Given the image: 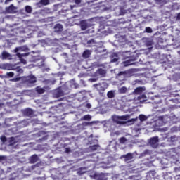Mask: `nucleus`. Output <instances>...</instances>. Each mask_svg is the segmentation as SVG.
<instances>
[{
  "mask_svg": "<svg viewBox=\"0 0 180 180\" xmlns=\"http://www.w3.org/2000/svg\"><path fill=\"white\" fill-rule=\"evenodd\" d=\"M102 5L103 6H104V8H103V11H110V9H112V6L110 5L109 1H101L99 3V5H98L97 6H96V8H102Z\"/></svg>",
  "mask_w": 180,
  "mask_h": 180,
  "instance_id": "nucleus-1",
  "label": "nucleus"
},
{
  "mask_svg": "<svg viewBox=\"0 0 180 180\" xmlns=\"http://www.w3.org/2000/svg\"><path fill=\"white\" fill-rule=\"evenodd\" d=\"M24 82L28 84H35V82H37L36 77H34V75L27 76L24 78Z\"/></svg>",
  "mask_w": 180,
  "mask_h": 180,
  "instance_id": "nucleus-2",
  "label": "nucleus"
},
{
  "mask_svg": "<svg viewBox=\"0 0 180 180\" xmlns=\"http://www.w3.org/2000/svg\"><path fill=\"white\" fill-rule=\"evenodd\" d=\"M158 141H160L158 136H154L150 139L149 144L151 146V147L156 148V147H158Z\"/></svg>",
  "mask_w": 180,
  "mask_h": 180,
  "instance_id": "nucleus-3",
  "label": "nucleus"
},
{
  "mask_svg": "<svg viewBox=\"0 0 180 180\" xmlns=\"http://www.w3.org/2000/svg\"><path fill=\"white\" fill-rule=\"evenodd\" d=\"M60 175H61V172H60L59 169H54L51 172V176H53L56 179H60Z\"/></svg>",
  "mask_w": 180,
  "mask_h": 180,
  "instance_id": "nucleus-4",
  "label": "nucleus"
},
{
  "mask_svg": "<svg viewBox=\"0 0 180 180\" xmlns=\"http://www.w3.org/2000/svg\"><path fill=\"white\" fill-rule=\"evenodd\" d=\"M80 27L82 30H86L88 27H91V24L86 22V20H82L80 22Z\"/></svg>",
  "mask_w": 180,
  "mask_h": 180,
  "instance_id": "nucleus-5",
  "label": "nucleus"
},
{
  "mask_svg": "<svg viewBox=\"0 0 180 180\" xmlns=\"http://www.w3.org/2000/svg\"><path fill=\"white\" fill-rule=\"evenodd\" d=\"M136 61V58H128V60L123 62L124 67H129V65H133Z\"/></svg>",
  "mask_w": 180,
  "mask_h": 180,
  "instance_id": "nucleus-6",
  "label": "nucleus"
},
{
  "mask_svg": "<svg viewBox=\"0 0 180 180\" xmlns=\"http://www.w3.org/2000/svg\"><path fill=\"white\" fill-rule=\"evenodd\" d=\"M6 12L7 13H16V8L13 6V5H11L10 6L6 8Z\"/></svg>",
  "mask_w": 180,
  "mask_h": 180,
  "instance_id": "nucleus-7",
  "label": "nucleus"
},
{
  "mask_svg": "<svg viewBox=\"0 0 180 180\" xmlns=\"http://www.w3.org/2000/svg\"><path fill=\"white\" fill-rule=\"evenodd\" d=\"M29 161L31 164H36V162H37V161H39V156H37V155L34 154L32 155L30 158H29Z\"/></svg>",
  "mask_w": 180,
  "mask_h": 180,
  "instance_id": "nucleus-8",
  "label": "nucleus"
},
{
  "mask_svg": "<svg viewBox=\"0 0 180 180\" xmlns=\"http://www.w3.org/2000/svg\"><path fill=\"white\" fill-rule=\"evenodd\" d=\"M37 135L38 136V137H42L41 140H47L48 139V136L47 134H46V131H39Z\"/></svg>",
  "mask_w": 180,
  "mask_h": 180,
  "instance_id": "nucleus-9",
  "label": "nucleus"
},
{
  "mask_svg": "<svg viewBox=\"0 0 180 180\" xmlns=\"http://www.w3.org/2000/svg\"><path fill=\"white\" fill-rule=\"evenodd\" d=\"M146 88L144 87H137L134 89V95H141L143 94V91H145Z\"/></svg>",
  "mask_w": 180,
  "mask_h": 180,
  "instance_id": "nucleus-10",
  "label": "nucleus"
},
{
  "mask_svg": "<svg viewBox=\"0 0 180 180\" xmlns=\"http://www.w3.org/2000/svg\"><path fill=\"white\" fill-rule=\"evenodd\" d=\"M18 51H29V48L27 47V46L16 47L15 49V52L18 53Z\"/></svg>",
  "mask_w": 180,
  "mask_h": 180,
  "instance_id": "nucleus-11",
  "label": "nucleus"
},
{
  "mask_svg": "<svg viewBox=\"0 0 180 180\" xmlns=\"http://www.w3.org/2000/svg\"><path fill=\"white\" fill-rule=\"evenodd\" d=\"M54 30L56 33H61L63 32V25L58 23L54 26Z\"/></svg>",
  "mask_w": 180,
  "mask_h": 180,
  "instance_id": "nucleus-12",
  "label": "nucleus"
},
{
  "mask_svg": "<svg viewBox=\"0 0 180 180\" xmlns=\"http://www.w3.org/2000/svg\"><path fill=\"white\" fill-rule=\"evenodd\" d=\"M127 13V10L126 9V6H120V15L123 16Z\"/></svg>",
  "mask_w": 180,
  "mask_h": 180,
  "instance_id": "nucleus-13",
  "label": "nucleus"
},
{
  "mask_svg": "<svg viewBox=\"0 0 180 180\" xmlns=\"http://www.w3.org/2000/svg\"><path fill=\"white\" fill-rule=\"evenodd\" d=\"M24 115L25 116H32L33 115V110L32 108H27L24 110Z\"/></svg>",
  "mask_w": 180,
  "mask_h": 180,
  "instance_id": "nucleus-14",
  "label": "nucleus"
},
{
  "mask_svg": "<svg viewBox=\"0 0 180 180\" xmlns=\"http://www.w3.org/2000/svg\"><path fill=\"white\" fill-rule=\"evenodd\" d=\"M122 56L124 60H127V58H131V53L130 51L124 52Z\"/></svg>",
  "mask_w": 180,
  "mask_h": 180,
  "instance_id": "nucleus-15",
  "label": "nucleus"
},
{
  "mask_svg": "<svg viewBox=\"0 0 180 180\" xmlns=\"http://www.w3.org/2000/svg\"><path fill=\"white\" fill-rule=\"evenodd\" d=\"M55 95L56 98H61V96H64V92L59 89L56 91Z\"/></svg>",
  "mask_w": 180,
  "mask_h": 180,
  "instance_id": "nucleus-16",
  "label": "nucleus"
},
{
  "mask_svg": "<svg viewBox=\"0 0 180 180\" xmlns=\"http://www.w3.org/2000/svg\"><path fill=\"white\" fill-rule=\"evenodd\" d=\"M138 101L140 102H146L147 101V96H146V94H141L139 96Z\"/></svg>",
  "mask_w": 180,
  "mask_h": 180,
  "instance_id": "nucleus-17",
  "label": "nucleus"
},
{
  "mask_svg": "<svg viewBox=\"0 0 180 180\" xmlns=\"http://www.w3.org/2000/svg\"><path fill=\"white\" fill-rule=\"evenodd\" d=\"M90 56H91V51L89 50L84 51L82 54V57H84V58H89Z\"/></svg>",
  "mask_w": 180,
  "mask_h": 180,
  "instance_id": "nucleus-18",
  "label": "nucleus"
},
{
  "mask_svg": "<svg viewBox=\"0 0 180 180\" xmlns=\"http://www.w3.org/2000/svg\"><path fill=\"white\" fill-rule=\"evenodd\" d=\"M119 60V56H117V53H113L112 55V59H111V62L112 63H117V61Z\"/></svg>",
  "mask_w": 180,
  "mask_h": 180,
  "instance_id": "nucleus-19",
  "label": "nucleus"
},
{
  "mask_svg": "<svg viewBox=\"0 0 180 180\" xmlns=\"http://www.w3.org/2000/svg\"><path fill=\"white\" fill-rule=\"evenodd\" d=\"M36 91L37 92V94H44L46 92V89H44V88H41L40 86H37L36 88Z\"/></svg>",
  "mask_w": 180,
  "mask_h": 180,
  "instance_id": "nucleus-20",
  "label": "nucleus"
},
{
  "mask_svg": "<svg viewBox=\"0 0 180 180\" xmlns=\"http://www.w3.org/2000/svg\"><path fill=\"white\" fill-rule=\"evenodd\" d=\"M157 172H155V170H150L148 172V176H150V178H155Z\"/></svg>",
  "mask_w": 180,
  "mask_h": 180,
  "instance_id": "nucleus-21",
  "label": "nucleus"
},
{
  "mask_svg": "<svg viewBox=\"0 0 180 180\" xmlns=\"http://www.w3.org/2000/svg\"><path fill=\"white\" fill-rule=\"evenodd\" d=\"M15 71H16V72H18V77H19V75H20V74H23V69H22L20 68V66H18L15 69Z\"/></svg>",
  "mask_w": 180,
  "mask_h": 180,
  "instance_id": "nucleus-22",
  "label": "nucleus"
},
{
  "mask_svg": "<svg viewBox=\"0 0 180 180\" xmlns=\"http://www.w3.org/2000/svg\"><path fill=\"white\" fill-rule=\"evenodd\" d=\"M1 57H2L3 60H6V58L11 57V54H9V53H8L6 51H4L1 54Z\"/></svg>",
  "mask_w": 180,
  "mask_h": 180,
  "instance_id": "nucleus-23",
  "label": "nucleus"
},
{
  "mask_svg": "<svg viewBox=\"0 0 180 180\" xmlns=\"http://www.w3.org/2000/svg\"><path fill=\"white\" fill-rule=\"evenodd\" d=\"M124 158H125V160L127 161H130V160H133V154L131 153H127V155H125L124 156Z\"/></svg>",
  "mask_w": 180,
  "mask_h": 180,
  "instance_id": "nucleus-24",
  "label": "nucleus"
},
{
  "mask_svg": "<svg viewBox=\"0 0 180 180\" xmlns=\"http://www.w3.org/2000/svg\"><path fill=\"white\" fill-rule=\"evenodd\" d=\"M129 117H130V116L127 115L118 116V117H117V119H118L119 120H127V119H129Z\"/></svg>",
  "mask_w": 180,
  "mask_h": 180,
  "instance_id": "nucleus-25",
  "label": "nucleus"
},
{
  "mask_svg": "<svg viewBox=\"0 0 180 180\" xmlns=\"http://www.w3.org/2000/svg\"><path fill=\"white\" fill-rule=\"evenodd\" d=\"M29 54H30V53H18L17 56L18 57V58H23V57H27Z\"/></svg>",
  "mask_w": 180,
  "mask_h": 180,
  "instance_id": "nucleus-26",
  "label": "nucleus"
},
{
  "mask_svg": "<svg viewBox=\"0 0 180 180\" xmlns=\"http://www.w3.org/2000/svg\"><path fill=\"white\" fill-rule=\"evenodd\" d=\"M107 96L110 99H112V98H115V92L113 91H110L107 93Z\"/></svg>",
  "mask_w": 180,
  "mask_h": 180,
  "instance_id": "nucleus-27",
  "label": "nucleus"
},
{
  "mask_svg": "<svg viewBox=\"0 0 180 180\" xmlns=\"http://www.w3.org/2000/svg\"><path fill=\"white\" fill-rule=\"evenodd\" d=\"M139 120L141 122H146V120H147V119H148V117H147V116H146L143 114L139 115Z\"/></svg>",
  "mask_w": 180,
  "mask_h": 180,
  "instance_id": "nucleus-28",
  "label": "nucleus"
},
{
  "mask_svg": "<svg viewBox=\"0 0 180 180\" xmlns=\"http://www.w3.org/2000/svg\"><path fill=\"white\" fill-rule=\"evenodd\" d=\"M120 94H126L127 92V88L126 86H122L119 90Z\"/></svg>",
  "mask_w": 180,
  "mask_h": 180,
  "instance_id": "nucleus-29",
  "label": "nucleus"
},
{
  "mask_svg": "<svg viewBox=\"0 0 180 180\" xmlns=\"http://www.w3.org/2000/svg\"><path fill=\"white\" fill-rule=\"evenodd\" d=\"M98 72L100 75H103V76L106 75V71H105V70L102 68L98 69Z\"/></svg>",
  "mask_w": 180,
  "mask_h": 180,
  "instance_id": "nucleus-30",
  "label": "nucleus"
},
{
  "mask_svg": "<svg viewBox=\"0 0 180 180\" xmlns=\"http://www.w3.org/2000/svg\"><path fill=\"white\" fill-rule=\"evenodd\" d=\"M91 119H92V117H91L90 115H86L82 117L81 120H90Z\"/></svg>",
  "mask_w": 180,
  "mask_h": 180,
  "instance_id": "nucleus-31",
  "label": "nucleus"
},
{
  "mask_svg": "<svg viewBox=\"0 0 180 180\" xmlns=\"http://www.w3.org/2000/svg\"><path fill=\"white\" fill-rule=\"evenodd\" d=\"M119 141H120V144H124V143H126V141H127V139H126V137H124V136H122V137L120 138Z\"/></svg>",
  "mask_w": 180,
  "mask_h": 180,
  "instance_id": "nucleus-32",
  "label": "nucleus"
},
{
  "mask_svg": "<svg viewBox=\"0 0 180 180\" xmlns=\"http://www.w3.org/2000/svg\"><path fill=\"white\" fill-rule=\"evenodd\" d=\"M172 9L173 11H178V9H179V6H178V4H174L172 6Z\"/></svg>",
  "mask_w": 180,
  "mask_h": 180,
  "instance_id": "nucleus-33",
  "label": "nucleus"
},
{
  "mask_svg": "<svg viewBox=\"0 0 180 180\" xmlns=\"http://www.w3.org/2000/svg\"><path fill=\"white\" fill-rule=\"evenodd\" d=\"M25 12L27 13H32V7L30 6H25Z\"/></svg>",
  "mask_w": 180,
  "mask_h": 180,
  "instance_id": "nucleus-34",
  "label": "nucleus"
},
{
  "mask_svg": "<svg viewBox=\"0 0 180 180\" xmlns=\"http://www.w3.org/2000/svg\"><path fill=\"white\" fill-rule=\"evenodd\" d=\"M98 147H99V145H93L90 146V148L92 151H96Z\"/></svg>",
  "mask_w": 180,
  "mask_h": 180,
  "instance_id": "nucleus-35",
  "label": "nucleus"
},
{
  "mask_svg": "<svg viewBox=\"0 0 180 180\" xmlns=\"http://www.w3.org/2000/svg\"><path fill=\"white\" fill-rule=\"evenodd\" d=\"M96 86H97L98 91H105V87L102 86L101 84H96Z\"/></svg>",
  "mask_w": 180,
  "mask_h": 180,
  "instance_id": "nucleus-36",
  "label": "nucleus"
},
{
  "mask_svg": "<svg viewBox=\"0 0 180 180\" xmlns=\"http://www.w3.org/2000/svg\"><path fill=\"white\" fill-rule=\"evenodd\" d=\"M91 124H92V122H82V126H83V127H86L87 126H91Z\"/></svg>",
  "mask_w": 180,
  "mask_h": 180,
  "instance_id": "nucleus-37",
  "label": "nucleus"
},
{
  "mask_svg": "<svg viewBox=\"0 0 180 180\" xmlns=\"http://www.w3.org/2000/svg\"><path fill=\"white\" fill-rule=\"evenodd\" d=\"M146 33H153V29L150 27H146L145 29Z\"/></svg>",
  "mask_w": 180,
  "mask_h": 180,
  "instance_id": "nucleus-38",
  "label": "nucleus"
},
{
  "mask_svg": "<svg viewBox=\"0 0 180 180\" xmlns=\"http://www.w3.org/2000/svg\"><path fill=\"white\" fill-rule=\"evenodd\" d=\"M6 75L8 77V78H12V77L15 75V73H13V72H9L6 73Z\"/></svg>",
  "mask_w": 180,
  "mask_h": 180,
  "instance_id": "nucleus-39",
  "label": "nucleus"
},
{
  "mask_svg": "<svg viewBox=\"0 0 180 180\" xmlns=\"http://www.w3.org/2000/svg\"><path fill=\"white\" fill-rule=\"evenodd\" d=\"M0 139H1V141H2V143H6V140H7L6 136H1L0 137Z\"/></svg>",
  "mask_w": 180,
  "mask_h": 180,
  "instance_id": "nucleus-40",
  "label": "nucleus"
},
{
  "mask_svg": "<svg viewBox=\"0 0 180 180\" xmlns=\"http://www.w3.org/2000/svg\"><path fill=\"white\" fill-rule=\"evenodd\" d=\"M40 3L42 5H49V4H50V1H40Z\"/></svg>",
  "mask_w": 180,
  "mask_h": 180,
  "instance_id": "nucleus-41",
  "label": "nucleus"
},
{
  "mask_svg": "<svg viewBox=\"0 0 180 180\" xmlns=\"http://www.w3.org/2000/svg\"><path fill=\"white\" fill-rule=\"evenodd\" d=\"M98 180H108V179H106V177L105 176L101 175V176H99Z\"/></svg>",
  "mask_w": 180,
  "mask_h": 180,
  "instance_id": "nucleus-42",
  "label": "nucleus"
},
{
  "mask_svg": "<svg viewBox=\"0 0 180 180\" xmlns=\"http://www.w3.org/2000/svg\"><path fill=\"white\" fill-rule=\"evenodd\" d=\"M131 180H140V179H139V176H131Z\"/></svg>",
  "mask_w": 180,
  "mask_h": 180,
  "instance_id": "nucleus-43",
  "label": "nucleus"
},
{
  "mask_svg": "<svg viewBox=\"0 0 180 180\" xmlns=\"http://www.w3.org/2000/svg\"><path fill=\"white\" fill-rule=\"evenodd\" d=\"M12 81L13 82H18V81H20V77H16V78L12 79Z\"/></svg>",
  "mask_w": 180,
  "mask_h": 180,
  "instance_id": "nucleus-44",
  "label": "nucleus"
},
{
  "mask_svg": "<svg viewBox=\"0 0 180 180\" xmlns=\"http://www.w3.org/2000/svg\"><path fill=\"white\" fill-rule=\"evenodd\" d=\"M65 153H71V148H66Z\"/></svg>",
  "mask_w": 180,
  "mask_h": 180,
  "instance_id": "nucleus-45",
  "label": "nucleus"
},
{
  "mask_svg": "<svg viewBox=\"0 0 180 180\" xmlns=\"http://www.w3.org/2000/svg\"><path fill=\"white\" fill-rule=\"evenodd\" d=\"M6 157L0 155V162H1V161H4V160H6Z\"/></svg>",
  "mask_w": 180,
  "mask_h": 180,
  "instance_id": "nucleus-46",
  "label": "nucleus"
},
{
  "mask_svg": "<svg viewBox=\"0 0 180 180\" xmlns=\"http://www.w3.org/2000/svg\"><path fill=\"white\" fill-rule=\"evenodd\" d=\"M88 44H91V43H95V39H92L91 40H89L87 41Z\"/></svg>",
  "mask_w": 180,
  "mask_h": 180,
  "instance_id": "nucleus-47",
  "label": "nucleus"
},
{
  "mask_svg": "<svg viewBox=\"0 0 180 180\" xmlns=\"http://www.w3.org/2000/svg\"><path fill=\"white\" fill-rule=\"evenodd\" d=\"M20 60L22 64H26V60H25L23 58H20Z\"/></svg>",
  "mask_w": 180,
  "mask_h": 180,
  "instance_id": "nucleus-48",
  "label": "nucleus"
},
{
  "mask_svg": "<svg viewBox=\"0 0 180 180\" xmlns=\"http://www.w3.org/2000/svg\"><path fill=\"white\" fill-rule=\"evenodd\" d=\"M158 120H160V122H164V116H159Z\"/></svg>",
  "mask_w": 180,
  "mask_h": 180,
  "instance_id": "nucleus-49",
  "label": "nucleus"
},
{
  "mask_svg": "<svg viewBox=\"0 0 180 180\" xmlns=\"http://www.w3.org/2000/svg\"><path fill=\"white\" fill-rule=\"evenodd\" d=\"M179 171H180V167H175V168H174V172H179Z\"/></svg>",
  "mask_w": 180,
  "mask_h": 180,
  "instance_id": "nucleus-50",
  "label": "nucleus"
},
{
  "mask_svg": "<svg viewBox=\"0 0 180 180\" xmlns=\"http://www.w3.org/2000/svg\"><path fill=\"white\" fill-rule=\"evenodd\" d=\"M176 139H177L176 136H173L171 137L172 141H174Z\"/></svg>",
  "mask_w": 180,
  "mask_h": 180,
  "instance_id": "nucleus-51",
  "label": "nucleus"
},
{
  "mask_svg": "<svg viewBox=\"0 0 180 180\" xmlns=\"http://www.w3.org/2000/svg\"><path fill=\"white\" fill-rule=\"evenodd\" d=\"M86 107H87L88 109H91V103H87V104L86 105Z\"/></svg>",
  "mask_w": 180,
  "mask_h": 180,
  "instance_id": "nucleus-52",
  "label": "nucleus"
},
{
  "mask_svg": "<svg viewBox=\"0 0 180 180\" xmlns=\"http://www.w3.org/2000/svg\"><path fill=\"white\" fill-rule=\"evenodd\" d=\"M136 120H137V118H133L130 120V122H136Z\"/></svg>",
  "mask_w": 180,
  "mask_h": 180,
  "instance_id": "nucleus-53",
  "label": "nucleus"
},
{
  "mask_svg": "<svg viewBox=\"0 0 180 180\" xmlns=\"http://www.w3.org/2000/svg\"><path fill=\"white\" fill-rule=\"evenodd\" d=\"M75 4H81V1H75Z\"/></svg>",
  "mask_w": 180,
  "mask_h": 180,
  "instance_id": "nucleus-54",
  "label": "nucleus"
},
{
  "mask_svg": "<svg viewBox=\"0 0 180 180\" xmlns=\"http://www.w3.org/2000/svg\"><path fill=\"white\" fill-rule=\"evenodd\" d=\"M177 18H178V19H180V13L178 14Z\"/></svg>",
  "mask_w": 180,
  "mask_h": 180,
  "instance_id": "nucleus-55",
  "label": "nucleus"
},
{
  "mask_svg": "<svg viewBox=\"0 0 180 180\" xmlns=\"http://www.w3.org/2000/svg\"><path fill=\"white\" fill-rule=\"evenodd\" d=\"M91 3H94V1H88V2H87V4H91Z\"/></svg>",
  "mask_w": 180,
  "mask_h": 180,
  "instance_id": "nucleus-56",
  "label": "nucleus"
},
{
  "mask_svg": "<svg viewBox=\"0 0 180 180\" xmlns=\"http://www.w3.org/2000/svg\"><path fill=\"white\" fill-rule=\"evenodd\" d=\"M120 75L123 74V72H120Z\"/></svg>",
  "mask_w": 180,
  "mask_h": 180,
  "instance_id": "nucleus-57",
  "label": "nucleus"
},
{
  "mask_svg": "<svg viewBox=\"0 0 180 180\" xmlns=\"http://www.w3.org/2000/svg\"><path fill=\"white\" fill-rule=\"evenodd\" d=\"M6 1H11V0H6Z\"/></svg>",
  "mask_w": 180,
  "mask_h": 180,
  "instance_id": "nucleus-58",
  "label": "nucleus"
},
{
  "mask_svg": "<svg viewBox=\"0 0 180 180\" xmlns=\"http://www.w3.org/2000/svg\"><path fill=\"white\" fill-rule=\"evenodd\" d=\"M75 1H79V0H75Z\"/></svg>",
  "mask_w": 180,
  "mask_h": 180,
  "instance_id": "nucleus-59",
  "label": "nucleus"
}]
</instances>
